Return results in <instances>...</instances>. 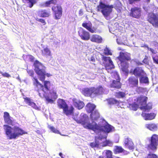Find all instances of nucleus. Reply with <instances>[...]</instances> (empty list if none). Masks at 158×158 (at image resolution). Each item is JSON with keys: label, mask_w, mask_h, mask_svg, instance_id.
Listing matches in <instances>:
<instances>
[{"label": "nucleus", "mask_w": 158, "mask_h": 158, "mask_svg": "<svg viewBox=\"0 0 158 158\" xmlns=\"http://www.w3.org/2000/svg\"><path fill=\"white\" fill-rule=\"evenodd\" d=\"M38 21L42 23H45V21L43 19H40Z\"/></svg>", "instance_id": "61"}, {"label": "nucleus", "mask_w": 158, "mask_h": 158, "mask_svg": "<svg viewBox=\"0 0 158 158\" xmlns=\"http://www.w3.org/2000/svg\"><path fill=\"white\" fill-rule=\"evenodd\" d=\"M49 94L52 98L55 100L57 98L58 96L56 90H52V91H50Z\"/></svg>", "instance_id": "41"}, {"label": "nucleus", "mask_w": 158, "mask_h": 158, "mask_svg": "<svg viewBox=\"0 0 158 158\" xmlns=\"http://www.w3.org/2000/svg\"><path fill=\"white\" fill-rule=\"evenodd\" d=\"M113 7V5H106L101 1L97 7L98 11L101 12L106 19L111 12Z\"/></svg>", "instance_id": "3"}, {"label": "nucleus", "mask_w": 158, "mask_h": 158, "mask_svg": "<svg viewBox=\"0 0 158 158\" xmlns=\"http://www.w3.org/2000/svg\"><path fill=\"white\" fill-rule=\"evenodd\" d=\"M57 105L59 109L63 110L67 105L64 100L59 98L57 100Z\"/></svg>", "instance_id": "25"}, {"label": "nucleus", "mask_w": 158, "mask_h": 158, "mask_svg": "<svg viewBox=\"0 0 158 158\" xmlns=\"http://www.w3.org/2000/svg\"><path fill=\"white\" fill-rule=\"evenodd\" d=\"M81 92L85 96L93 97L92 87L84 88L82 89Z\"/></svg>", "instance_id": "15"}, {"label": "nucleus", "mask_w": 158, "mask_h": 158, "mask_svg": "<svg viewBox=\"0 0 158 158\" xmlns=\"http://www.w3.org/2000/svg\"><path fill=\"white\" fill-rule=\"evenodd\" d=\"M96 106L94 104L88 103L86 106L85 109L87 113H90L94 110Z\"/></svg>", "instance_id": "26"}, {"label": "nucleus", "mask_w": 158, "mask_h": 158, "mask_svg": "<svg viewBox=\"0 0 158 158\" xmlns=\"http://www.w3.org/2000/svg\"><path fill=\"white\" fill-rule=\"evenodd\" d=\"M79 35L81 39L85 40H87L90 38L89 33L82 28L80 29L78 31Z\"/></svg>", "instance_id": "9"}, {"label": "nucleus", "mask_w": 158, "mask_h": 158, "mask_svg": "<svg viewBox=\"0 0 158 158\" xmlns=\"http://www.w3.org/2000/svg\"><path fill=\"white\" fill-rule=\"evenodd\" d=\"M90 118L93 120H96L100 117V114L97 110H95L90 113Z\"/></svg>", "instance_id": "27"}, {"label": "nucleus", "mask_w": 158, "mask_h": 158, "mask_svg": "<svg viewBox=\"0 0 158 158\" xmlns=\"http://www.w3.org/2000/svg\"><path fill=\"white\" fill-rule=\"evenodd\" d=\"M152 103L148 102L147 104H145L144 105L141 106L140 109L141 110H144L145 111H149L152 109Z\"/></svg>", "instance_id": "29"}, {"label": "nucleus", "mask_w": 158, "mask_h": 158, "mask_svg": "<svg viewBox=\"0 0 158 158\" xmlns=\"http://www.w3.org/2000/svg\"><path fill=\"white\" fill-rule=\"evenodd\" d=\"M56 0H52L47 2L45 3V6H48L49 5L52 3L55 4L56 2Z\"/></svg>", "instance_id": "48"}, {"label": "nucleus", "mask_w": 158, "mask_h": 158, "mask_svg": "<svg viewBox=\"0 0 158 158\" xmlns=\"http://www.w3.org/2000/svg\"><path fill=\"white\" fill-rule=\"evenodd\" d=\"M148 21L154 26L158 27V19L153 14H150L149 15Z\"/></svg>", "instance_id": "13"}, {"label": "nucleus", "mask_w": 158, "mask_h": 158, "mask_svg": "<svg viewBox=\"0 0 158 158\" xmlns=\"http://www.w3.org/2000/svg\"><path fill=\"white\" fill-rule=\"evenodd\" d=\"M43 97H45V98L46 100L48 103H52L54 102V100H52V98H50L49 97L46 96L45 94V96Z\"/></svg>", "instance_id": "49"}, {"label": "nucleus", "mask_w": 158, "mask_h": 158, "mask_svg": "<svg viewBox=\"0 0 158 158\" xmlns=\"http://www.w3.org/2000/svg\"><path fill=\"white\" fill-rule=\"evenodd\" d=\"M88 118V116L85 114H81L80 115L79 119L73 117V119L77 123L81 124L83 126L86 123V120Z\"/></svg>", "instance_id": "7"}, {"label": "nucleus", "mask_w": 158, "mask_h": 158, "mask_svg": "<svg viewBox=\"0 0 158 158\" xmlns=\"http://www.w3.org/2000/svg\"><path fill=\"white\" fill-rule=\"evenodd\" d=\"M130 15L133 17L138 18L141 16V9L138 7L132 8Z\"/></svg>", "instance_id": "8"}, {"label": "nucleus", "mask_w": 158, "mask_h": 158, "mask_svg": "<svg viewBox=\"0 0 158 158\" xmlns=\"http://www.w3.org/2000/svg\"><path fill=\"white\" fill-rule=\"evenodd\" d=\"M29 106H31L33 108L35 109L36 110H39L40 108L39 107L37 106L36 105L35 103H34V102H31V103H30V104H29Z\"/></svg>", "instance_id": "50"}, {"label": "nucleus", "mask_w": 158, "mask_h": 158, "mask_svg": "<svg viewBox=\"0 0 158 158\" xmlns=\"http://www.w3.org/2000/svg\"><path fill=\"white\" fill-rule=\"evenodd\" d=\"M83 127L86 129H91L94 131L98 130L99 125H98L95 122L93 121L91 123H86Z\"/></svg>", "instance_id": "11"}, {"label": "nucleus", "mask_w": 158, "mask_h": 158, "mask_svg": "<svg viewBox=\"0 0 158 158\" xmlns=\"http://www.w3.org/2000/svg\"><path fill=\"white\" fill-rule=\"evenodd\" d=\"M108 102L109 104L110 105L116 104L118 105L120 103L119 101L112 98L109 99Z\"/></svg>", "instance_id": "35"}, {"label": "nucleus", "mask_w": 158, "mask_h": 158, "mask_svg": "<svg viewBox=\"0 0 158 158\" xmlns=\"http://www.w3.org/2000/svg\"><path fill=\"white\" fill-rule=\"evenodd\" d=\"M23 1L27 3V6L31 8L36 2L35 0H23Z\"/></svg>", "instance_id": "38"}, {"label": "nucleus", "mask_w": 158, "mask_h": 158, "mask_svg": "<svg viewBox=\"0 0 158 158\" xmlns=\"http://www.w3.org/2000/svg\"><path fill=\"white\" fill-rule=\"evenodd\" d=\"M120 65L122 67L121 69H127L128 68L129 64L126 61H120Z\"/></svg>", "instance_id": "36"}, {"label": "nucleus", "mask_w": 158, "mask_h": 158, "mask_svg": "<svg viewBox=\"0 0 158 158\" xmlns=\"http://www.w3.org/2000/svg\"><path fill=\"white\" fill-rule=\"evenodd\" d=\"M139 82L141 83H148V79L147 77L141 76L139 78Z\"/></svg>", "instance_id": "40"}, {"label": "nucleus", "mask_w": 158, "mask_h": 158, "mask_svg": "<svg viewBox=\"0 0 158 158\" xmlns=\"http://www.w3.org/2000/svg\"><path fill=\"white\" fill-rule=\"evenodd\" d=\"M140 0H129V3L131 4H132L135 1H139Z\"/></svg>", "instance_id": "63"}, {"label": "nucleus", "mask_w": 158, "mask_h": 158, "mask_svg": "<svg viewBox=\"0 0 158 158\" xmlns=\"http://www.w3.org/2000/svg\"><path fill=\"white\" fill-rule=\"evenodd\" d=\"M102 40V38L100 36L96 34L92 35L90 38L92 42L98 43H101Z\"/></svg>", "instance_id": "24"}, {"label": "nucleus", "mask_w": 158, "mask_h": 158, "mask_svg": "<svg viewBox=\"0 0 158 158\" xmlns=\"http://www.w3.org/2000/svg\"><path fill=\"white\" fill-rule=\"evenodd\" d=\"M106 154L107 158H112V153L109 150H107Z\"/></svg>", "instance_id": "51"}, {"label": "nucleus", "mask_w": 158, "mask_h": 158, "mask_svg": "<svg viewBox=\"0 0 158 158\" xmlns=\"http://www.w3.org/2000/svg\"><path fill=\"white\" fill-rule=\"evenodd\" d=\"M113 144V143L112 142L109 140H106L105 141L104 145L105 146H112Z\"/></svg>", "instance_id": "53"}, {"label": "nucleus", "mask_w": 158, "mask_h": 158, "mask_svg": "<svg viewBox=\"0 0 158 158\" xmlns=\"http://www.w3.org/2000/svg\"><path fill=\"white\" fill-rule=\"evenodd\" d=\"M133 73L136 77H140L144 75V73L143 70H134Z\"/></svg>", "instance_id": "34"}, {"label": "nucleus", "mask_w": 158, "mask_h": 158, "mask_svg": "<svg viewBox=\"0 0 158 158\" xmlns=\"http://www.w3.org/2000/svg\"><path fill=\"white\" fill-rule=\"evenodd\" d=\"M93 97L102 94L104 91L103 88L101 86H99L97 88L92 87Z\"/></svg>", "instance_id": "12"}, {"label": "nucleus", "mask_w": 158, "mask_h": 158, "mask_svg": "<svg viewBox=\"0 0 158 158\" xmlns=\"http://www.w3.org/2000/svg\"><path fill=\"white\" fill-rule=\"evenodd\" d=\"M98 131H104L109 133L112 130L111 126L108 124H106L104 126H101L99 125Z\"/></svg>", "instance_id": "21"}, {"label": "nucleus", "mask_w": 158, "mask_h": 158, "mask_svg": "<svg viewBox=\"0 0 158 158\" xmlns=\"http://www.w3.org/2000/svg\"><path fill=\"white\" fill-rule=\"evenodd\" d=\"M146 127L148 129L153 131H155L157 129V126L155 123H151L146 124Z\"/></svg>", "instance_id": "30"}, {"label": "nucleus", "mask_w": 158, "mask_h": 158, "mask_svg": "<svg viewBox=\"0 0 158 158\" xmlns=\"http://www.w3.org/2000/svg\"><path fill=\"white\" fill-rule=\"evenodd\" d=\"M50 11L46 10H40L38 12V15L42 17H48L50 15Z\"/></svg>", "instance_id": "28"}, {"label": "nucleus", "mask_w": 158, "mask_h": 158, "mask_svg": "<svg viewBox=\"0 0 158 158\" xmlns=\"http://www.w3.org/2000/svg\"><path fill=\"white\" fill-rule=\"evenodd\" d=\"M146 158H158V156L154 153H149L148 154Z\"/></svg>", "instance_id": "46"}, {"label": "nucleus", "mask_w": 158, "mask_h": 158, "mask_svg": "<svg viewBox=\"0 0 158 158\" xmlns=\"http://www.w3.org/2000/svg\"><path fill=\"white\" fill-rule=\"evenodd\" d=\"M26 56L27 60H28L31 62H33L34 61V58L32 56L28 55H26Z\"/></svg>", "instance_id": "54"}, {"label": "nucleus", "mask_w": 158, "mask_h": 158, "mask_svg": "<svg viewBox=\"0 0 158 158\" xmlns=\"http://www.w3.org/2000/svg\"><path fill=\"white\" fill-rule=\"evenodd\" d=\"M36 74L39 77V80L43 83H41L37 78H33V85L35 90L37 92L39 96L41 98L45 96L46 92L50 91V87L52 85L51 82L49 81L45 80V74L44 71L42 70H35Z\"/></svg>", "instance_id": "1"}, {"label": "nucleus", "mask_w": 158, "mask_h": 158, "mask_svg": "<svg viewBox=\"0 0 158 158\" xmlns=\"http://www.w3.org/2000/svg\"><path fill=\"white\" fill-rule=\"evenodd\" d=\"M51 52L50 50L47 47L44 48V49L42 50V55L46 57L50 56L51 55Z\"/></svg>", "instance_id": "32"}, {"label": "nucleus", "mask_w": 158, "mask_h": 158, "mask_svg": "<svg viewBox=\"0 0 158 158\" xmlns=\"http://www.w3.org/2000/svg\"><path fill=\"white\" fill-rule=\"evenodd\" d=\"M152 56L154 62L158 64V56L156 55L152 54Z\"/></svg>", "instance_id": "47"}, {"label": "nucleus", "mask_w": 158, "mask_h": 158, "mask_svg": "<svg viewBox=\"0 0 158 158\" xmlns=\"http://www.w3.org/2000/svg\"><path fill=\"white\" fill-rule=\"evenodd\" d=\"M156 114L154 113H145L142 112V116L145 120H151L155 118Z\"/></svg>", "instance_id": "20"}, {"label": "nucleus", "mask_w": 158, "mask_h": 158, "mask_svg": "<svg viewBox=\"0 0 158 158\" xmlns=\"http://www.w3.org/2000/svg\"><path fill=\"white\" fill-rule=\"evenodd\" d=\"M1 73L4 77H7L8 78L11 77L10 75L9 74L6 73H3L2 72H1Z\"/></svg>", "instance_id": "57"}, {"label": "nucleus", "mask_w": 158, "mask_h": 158, "mask_svg": "<svg viewBox=\"0 0 158 158\" xmlns=\"http://www.w3.org/2000/svg\"><path fill=\"white\" fill-rule=\"evenodd\" d=\"M49 128L53 133L55 134H60L59 131L55 128L54 127L50 126Z\"/></svg>", "instance_id": "45"}, {"label": "nucleus", "mask_w": 158, "mask_h": 158, "mask_svg": "<svg viewBox=\"0 0 158 158\" xmlns=\"http://www.w3.org/2000/svg\"><path fill=\"white\" fill-rule=\"evenodd\" d=\"M145 46L147 48L148 50H150L152 52L153 54L156 55V54L157 53V51L155 49L150 48L147 45H145Z\"/></svg>", "instance_id": "52"}, {"label": "nucleus", "mask_w": 158, "mask_h": 158, "mask_svg": "<svg viewBox=\"0 0 158 158\" xmlns=\"http://www.w3.org/2000/svg\"><path fill=\"white\" fill-rule=\"evenodd\" d=\"M143 9L146 11H148L150 10V8L149 7H146V6H144Z\"/></svg>", "instance_id": "60"}, {"label": "nucleus", "mask_w": 158, "mask_h": 158, "mask_svg": "<svg viewBox=\"0 0 158 158\" xmlns=\"http://www.w3.org/2000/svg\"><path fill=\"white\" fill-rule=\"evenodd\" d=\"M102 58L106 69H112L114 68V66L110 57L102 56Z\"/></svg>", "instance_id": "6"}, {"label": "nucleus", "mask_w": 158, "mask_h": 158, "mask_svg": "<svg viewBox=\"0 0 158 158\" xmlns=\"http://www.w3.org/2000/svg\"><path fill=\"white\" fill-rule=\"evenodd\" d=\"M82 26L91 33H94L95 32L96 29L94 28H92V24L90 22L83 23H82Z\"/></svg>", "instance_id": "22"}, {"label": "nucleus", "mask_w": 158, "mask_h": 158, "mask_svg": "<svg viewBox=\"0 0 158 158\" xmlns=\"http://www.w3.org/2000/svg\"><path fill=\"white\" fill-rule=\"evenodd\" d=\"M63 112L67 115L72 114L73 113L74 108L71 106L69 108L67 105L63 110Z\"/></svg>", "instance_id": "23"}, {"label": "nucleus", "mask_w": 158, "mask_h": 158, "mask_svg": "<svg viewBox=\"0 0 158 158\" xmlns=\"http://www.w3.org/2000/svg\"><path fill=\"white\" fill-rule=\"evenodd\" d=\"M104 53L105 55H111L112 53L110 51L108 48H106L104 49Z\"/></svg>", "instance_id": "56"}, {"label": "nucleus", "mask_w": 158, "mask_h": 158, "mask_svg": "<svg viewBox=\"0 0 158 158\" xmlns=\"http://www.w3.org/2000/svg\"><path fill=\"white\" fill-rule=\"evenodd\" d=\"M3 118L5 123L12 126L13 125V121L11 119V117L8 112H5L4 113Z\"/></svg>", "instance_id": "18"}, {"label": "nucleus", "mask_w": 158, "mask_h": 158, "mask_svg": "<svg viewBox=\"0 0 158 158\" xmlns=\"http://www.w3.org/2000/svg\"><path fill=\"white\" fill-rule=\"evenodd\" d=\"M130 54L127 52H121L120 53L119 60L120 61H126L131 60Z\"/></svg>", "instance_id": "16"}, {"label": "nucleus", "mask_w": 158, "mask_h": 158, "mask_svg": "<svg viewBox=\"0 0 158 158\" xmlns=\"http://www.w3.org/2000/svg\"><path fill=\"white\" fill-rule=\"evenodd\" d=\"M150 142V143L147 147V149L156 151L158 146V135L156 134L152 135L151 137Z\"/></svg>", "instance_id": "5"}, {"label": "nucleus", "mask_w": 158, "mask_h": 158, "mask_svg": "<svg viewBox=\"0 0 158 158\" xmlns=\"http://www.w3.org/2000/svg\"><path fill=\"white\" fill-rule=\"evenodd\" d=\"M27 72L30 76H33L34 73L32 70H28Z\"/></svg>", "instance_id": "58"}, {"label": "nucleus", "mask_w": 158, "mask_h": 158, "mask_svg": "<svg viewBox=\"0 0 158 158\" xmlns=\"http://www.w3.org/2000/svg\"><path fill=\"white\" fill-rule=\"evenodd\" d=\"M5 134L9 139H16L19 136L27 133L19 127L15 126L13 127L7 125H3Z\"/></svg>", "instance_id": "2"}, {"label": "nucleus", "mask_w": 158, "mask_h": 158, "mask_svg": "<svg viewBox=\"0 0 158 158\" xmlns=\"http://www.w3.org/2000/svg\"><path fill=\"white\" fill-rule=\"evenodd\" d=\"M124 146L130 150H133L134 149L135 146L134 143L131 139L129 138L125 139L124 140Z\"/></svg>", "instance_id": "10"}, {"label": "nucleus", "mask_w": 158, "mask_h": 158, "mask_svg": "<svg viewBox=\"0 0 158 158\" xmlns=\"http://www.w3.org/2000/svg\"><path fill=\"white\" fill-rule=\"evenodd\" d=\"M79 14L80 16H81L83 15V11L82 9L80 10L79 11Z\"/></svg>", "instance_id": "62"}, {"label": "nucleus", "mask_w": 158, "mask_h": 158, "mask_svg": "<svg viewBox=\"0 0 158 158\" xmlns=\"http://www.w3.org/2000/svg\"><path fill=\"white\" fill-rule=\"evenodd\" d=\"M129 85L132 87H138V80L137 78L134 77H130L128 79Z\"/></svg>", "instance_id": "14"}, {"label": "nucleus", "mask_w": 158, "mask_h": 158, "mask_svg": "<svg viewBox=\"0 0 158 158\" xmlns=\"http://www.w3.org/2000/svg\"><path fill=\"white\" fill-rule=\"evenodd\" d=\"M52 10L55 12H58V11H62V8L60 6L58 5H55L52 8Z\"/></svg>", "instance_id": "43"}, {"label": "nucleus", "mask_w": 158, "mask_h": 158, "mask_svg": "<svg viewBox=\"0 0 158 158\" xmlns=\"http://www.w3.org/2000/svg\"><path fill=\"white\" fill-rule=\"evenodd\" d=\"M92 148H98L99 145V142L96 140L94 142L90 143L89 144Z\"/></svg>", "instance_id": "42"}, {"label": "nucleus", "mask_w": 158, "mask_h": 158, "mask_svg": "<svg viewBox=\"0 0 158 158\" xmlns=\"http://www.w3.org/2000/svg\"><path fill=\"white\" fill-rule=\"evenodd\" d=\"M114 95L116 98H123L125 96V94L123 92L119 91L115 93Z\"/></svg>", "instance_id": "37"}, {"label": "nucleus", "mask_w": 158, "mask_h": 158, "mask_svg": "<svg viewBox=\"0 0 158 158\" xmlns=\"http://www.w3.org/2000/svg\"><path fill=\"white\" fill-rule=\"evenodd\" d=\"M148 99V97L146 96H140L137 98L136 102L141 106H142L146 103Z\"/></svg>", "instance_id": "17"}, {"label": "nucleus", "mask_w": 158, "mask_h": 158, "mask_svg": "<svg viewBox=\"0 0 158 158\" xmlns=\"http://www.w3.org/2000/svg\"><path fill=\"white\" fill-rule=\"evenodd\" d=\"M23 98L24 99V101L26 103L29 105L30 103L31 102V101L30 98L28 97H23Z\"/></svg>", "instance_id": "55"}, {"label": "nucleus", "mask_w": 158, "mask_h": 158, "mask_svg": "<svg viewBox=\"0 0 158 158\" xmlns=\"http://www.w3.org/2000/svg\"><path fill=\"white\" fill-rule=\"evenodd\" d=\"M111 76L112 78L115 79L112 80L110 84L111 87L118 89H120L122 84L120 82L121 79L117 73L116 72H112Z\"/></svg>", "instance_id": "4"}, {"label": "nucleus", "mask_w": 158, "mask_h": 158, "mask_svg": "<svg viewBox=\"0 0 158 158\" xmlns=\"http://www.w3.org/2000/svg\"><path fill=\"white\" fill-rule=\"evenodd\" d=\"M73 101L74 106L79 110L82 109L84 106L85 104L82 101L78 100L76 98H73Z\"/></svg>", "instance_id": "19"}, {"label": "nucleus", "mask_w": 158, "mask_h": 158, "mask_svg": "<svg viewBox=\"0 0 158 158\" xmlns=\"http://www.w3.org/2000/svg\"><path fill=\"white\" fill-rule=\"evenodd\" d=\"M42 71H44L45 72H45L44 71V70H42ZM45 75H46L48 77H49L51 76H52V74H50V73H45Z\"/></svg>", "instance_id": "59"}, {"label": "nucleus", "mask_w": 158, "mask_h": 158, "mask_svg": "<svg viewBox=\"0 0 158 158\" xmlns=\"http://www.w3.org/2000/svg\"><path fill=\"white\" fill-rule=\"evenodd\" d=\"M62 11H58V12H55V19H59L60 18L62 15Z\"/></svg>", "instance_id": "44"}, {"label": "nucleus", "mask_w": 158, "mask_h": 158, "mask_svg": "<svg viewBox=\"0 0 158 158\" xmlns=\"http://www.w3.org/2000/svg\"><path fill=\"white\" fill-rule=\"evenodd\" d=\"M138 107L139 105L135 103L130 104L129 106V108L130 109L134 111H136L138 108Z\"/></svg>", "instance_id": "39"}, {"label": "nucleus", "mask_w": 158, "mask_h": 158, "mask_svg": "<svg viewBox=\"0 0 158 158\" xmlns=\"http://www.w3.org/2000/svg\"><path fill=\"white\" fill-rule=\"evenodd\" d=\"M143 63H145V64H146L147 62V58H145L143 60Z\"/></svg>", "instance_id": "64"}, {"label": "nucleus", "mask_w": 158, "mask_h": 158, "mask_svg": "<svg viewBox=\"0 0 158 158\" xmlns=\"http://www.w3.org/2000/svg\"><path fill=\"white\" fill-rule=\"evenodd\" d=\"M34 66L37 69H44L45 67L38 60H36L34 63Z\"/></svg>", "instance_id": "33"}, {"label": "nucleus", "mask_w": 158, "mask_h": 158, "mask_svg": "<svg viewBox=\"0 0 158 158\" xmlns=\"http://www.w3.org/2000/svg\"><path fill=\"white\" fill-rule=\"evenodd\" d=\"M125 151L121 146H115L113 150L114 153L115 154L121 153L124 152Z\"/></svg>", "instance_id": "31"}]
</instances>
